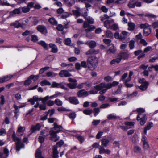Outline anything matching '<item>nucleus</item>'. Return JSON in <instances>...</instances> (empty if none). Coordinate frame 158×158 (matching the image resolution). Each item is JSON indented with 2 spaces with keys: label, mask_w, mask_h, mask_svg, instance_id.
<instances>
[{
  "label": "nucleus",
  "mask_w": 158,
  "mask_h": 158,
  "mask_svg": "<svg viewBox=\"0 0 158 158\" xmlns=\"http://www.w3.org/2000/svg\"><path fill=\"white\" fill-rule=\"evenodd\" d=\"M87 21H84L83 23V27L85 29V31L86 32L92 31L95 28V27L89 24H92L94 23V19L91 17L89 16L85 19Z\"/></svg>",
  "instance_id": "1"
},
{
  "label": "nucleus",
  "mask_w": 158,
  "mask_h": 158,
  "mask_svg": "<svg viewBox=\"0 0 158 158\" xmlns=\"http://www.w3.org/2000/svg\"><path fill=\"white\" fill-rule=\"evenodd\" d=\"M130 54L128 52H121L117 54L116 58L112 60L110 62L111 64H113L115 63H119L122 59L127 60L129 57Z\"/></svg>",
  "instance_id": "2"
},
{
  "label": "nucleus",
  "mask_w": 158,
  "mask_h": 158,
  "mask_svg": "<svg viewBox=\"0 0 158 158\" xmlns=\"http://www.w3.org/2000/svg\"><path fill=\"white\" fill-rule=\"evenodd\" d=\"M107 84H106L105 82H103L94 86V89L98 91H100L99 94H101L106 93L108 89L107 87Z\"/></svg>",
  "instance_id": "3"
},
{
  "label": "nucleus",
  "mask_w": 158,
  "mask_h": 158,
  "mask_svg": "<svg viewBox=\"0 0 158 158\" xmlns=\"http://www.w3.org/2000/svg\"><path fill=\"white\" fill-rule=\"evenodd\" d=\"M64 143V142L62 140H60L57 142L56 145L53 146L52 148V157L53 158H58L59 152L57 150L58 147H60Z\"/></svg>",
  "instance_id": "4"
},
{
  "label": "nucleus",
  "mask_w": 158,
  "mask_h": 158,
  "mask_svg": "<svg viewBox=\"0 0 158 158\" xmlns=\"http://www.w3.org/2000/svg\"><path fill=\"white\" fill-rule=\"evenodd\" d=\"M98 61V58L95 56H91L88 57L87 62L92 66L96 65Z\"/></svg>",
  "instance_id": "5"
},
{
  "label": "nucleus",
  "mask_w": 158,
  "mask_h": 158,
  "mask_svg": "<svg viewBox=\"0 0 158 158\" xmlns=\"http://www.w3.org/2000/svg\"><path fill=\"white\" fill-rule=\"evenodd\" d=\"M50 135V139L51 140L54 142H56L59 139V137L57 136V134L54 130L51 129L49 132Z\"/></svg>",
  "instance_id": "6"
},
{
  "label": "nucleus",
  "mask_w": 158,
  "mask_h": 158,
  "mask_svg": "<svg viewBox=\"0 0 158 158\" xmlns=\"http://www.w3.org/2000/svg\"><path fill=\"white\" fill-rule=\"evenodd\" d=\"M68 81L70 82L67 85L71 89H74L76 88L77 85V81L74 79L71 78H69L68 79Z\"/></svg>",
  "instance_id": "7"
},
{
  "label": "nucleus",
  "mask_w": 158,
  "mask_h": 158,
  "mask_svg": "<svg viewBox=\"0 0 158 158\" xmlns=\"http://www.w3.org/2000/svg\"><path fill=\"white\" fill-rule=\"evenodd\" d=\"M147 119V117L146 116V114H144L143 116L139 114L137 115V120L138 121L140 120V124L142 126L143 125L145 124Z\"/></svg>",
  "instance_id": "8"
},
{
  "label": "nucleus",
  "mask_w": 158,
  "mask_h": 158,
  "mask_svg": "<svg viewBox=\"0 0 158 158\" xmlns=\"http://www.w3.org/2000/svg\"><path fill=\"white\" fill-rule=\"evenodd\" d=\"M53 129L56 133H58L64 132V129L61 125H58L55 122L53 124Z\"/></svg>",
  "instance_id": "9"
},
{
  "label": "nucleus",
  "mask_w": 158,
  "mask_h": 158,
  "mask_svg": "<svg viewBox=\"0 0 158 158\" xmlns=\"http://www.w3.org/2000/svg\"><path fill=\"white\" fill-rule=\"evenodd\" d=\"M36 29L42 34H45L47 33V30L45 26L39 25L36 27Z\"/></svg>",
  "instance_id": "10"
},
{
  "label": "nucleus",
  "mask_w": 158,
  "mask_h": 158,
  "mask_svg": "<svg viewBox=\"0 0 158 158\" xmlns=\"http://www.w3.org/2000/svg\"><path fill=\"white\" fill-rule=\"evenodd\" d=\"M69 71L63 70L59 73V75L61 77H68L72 76V74L69 73Z\"/></svg>",
  "instance_id": "11"
},
{
  "label": "nucleus",
  "mask_w": 158,
  "mask_h": 158,
  "mask_svg": "<svg viewBox=\"0 0 158 158\" xmlns=\"http://www.w3.org/2000/svg\"><path fill=\"white\" fill-rule=\"evenodd\" d=\"M41 127V125L39 123H37L35 125L31 126L30 129L31 133L32 134L36 131L40 130Z\"/></svg>",
  "instance_id": "12"
},
{
  "label": "nucleus",
  "mask_w": 158,
  "mask_h": 158,
  "mask_svg": "<svg viewBox=\"0 0 158 158\" xmlns=\"http://www.w3.org/2000/svg\"><path fill=\"white\" fill-rule=\"evenodd\" d=\"M144 80V78H143L142 80H140L139 82L142 83V84L139 87V89L142 91L146 90L148 88V83L147 82H145L142 83L143 81Z\"/></svg>",
  "instance_id": "13"
},
{
  "label": "nucleus",
  "mask_w": 158,
  "mask_h": 158,
  "mask_svg": "<svg viewBox=\"0 0 158 158\" xmlns=\"http://www.w3.org/2000/svg\"><path fill=\"white\" fill-rule=\"evenodd\" d=\"M69 102L73 104L77 105L79 103L77 98L75 97H70L68 98Z\"/></svg>",
  "instance_id": "14"
},
{
  "label": "nucleus",
  "mask_w": 158,
  "mask_h": 158,
  "mask_svg": "<svg viewBox=\"0 0 158 158\" xmlns=\"http://www.w3.org/2000/svg\"><path fill=\"white\" fill-rule=\"evenodd\" d=\"M88 95V92L84 89L81 90L77 92V95L78 97H85Z\"/></svg>",
  "instance_id": "15"
},
{
  "label": "nucleus",
  "mask_w": 158,
  "mask_h": 158,
  "mask_svg": "<svg viewBox=\"0 0 158 158\" xmlns=\"http://www.w3.org/2000/svg\"><path fill=\"white\" fill-rule=\"evenodd\" d=\"M13 77V75H8L0 78V83L7 82L10 80Z\"/></svg>",
  "instance_id": "16"
},
{
  "label": "nucleus",
  "mask_w": 158,
  "mask_h": 158,
  "mask_svg": "<svg viewBox=\"0 0 158 158\" xmlns=\"http://www.w3.org/2000/svg\"><path fill=\"white\" fill-rule=\"evenodd\" d=\"M16 149L18 151H19L21 148H24L25 147L24 144L21 142V140L15 143Z\"/></svg>",
  "instance_id": "17"
},
{
  "label": "nucleus",
  "mask_w": 158,
  "mask_h": 158,
  "mask_svg": "<svg viewBox=\"0 0 158 158\" xmlns=\"http://www.w3.org/2000/svg\"><path fill=\"white\" fill-rule=\"evenodd\" d=\"M60 66L63 67H67L68 68L70 67V68L68 69V70L69 71H72L73 70V65L72 63L66 64L65 63H61Z\"/></svg>",
  "instance_id": "18"
},
{
  "label": "nucleus",
  "mask_w": 158,
  "mask_h": 158,
  "mask_svg": "<svg viewBox=\"0 0 158 158\" xmlns=\"http://www.w3.org/2000/svg\"><path fill=\"white\" fill-rule=\"evenodd\" d=\"M129 34L128 32H127L125 31H122V32L120 34L121 40L130 39L129 37Z\"/></svg>",
  "instance_id": "19"
},
{
  "label": "nucleus",
  "mask_w": 158,
  "mask_h": 158,
  "mask_svg": "<svg viewBox=\"0 0 158 158\" xmlns=\"http://www.w3.org/2000/svg\"><path fill=\"white\" fill-rule=\"evenodd\" d=\"M153 123L152 122H150L147 123V124L144 128V133L146 135L147 131L150 130L153 126Z\"/></svg>",
  "instance_id": "20"
},
{
  "label": "nucleus",
  "mask_w": 158,
  "mask_h": 158,
  "mask_svg": "<svg viewBox=\"0 0 158 158\" xmlns=\"http://www.w3.org/2000/svg\"><path fill=\"white\" fill-rule=\"evenodd\" d=\"M9 155V150L5 148L4 150V153H0V158H7Z\"/></svg>",
  "instance_id": "21"
},
{
  "label": "nucleus",
  "mask_w": 158,
  "mask_h": 158,
  "mask_svg": "<svg viewBox=\"0 0 158 158\" xmlns=\"http://www.w3.org/2000/svg\"><path fill=\"white\" fill-rule=\"evenodd\" d=\"M11 26H14L15 27L18 28L19 27H23L22 24L19 23L18 21H16L14 23H11L10 24Z\"/></svg>",
  "instance_id": "22"
},
{
  "label": "nucleus",
  "mask_w": 158,
  "mask_h": 158,
  "mask_svg": "<svg viewBox=\"0 0 158 158\" xmlns=\"http://www.w3.org/2000/svg\"><path fill=\"white\" fill-rule=\"evenodd\" d=\"M0 5L7 6H10L12 7H14V4H10L6 0H0Z\"/></svg>",
  "instance_id": "23"
},
{
  "label": "nucleus",
  "mask_w": 158,
  "mask_h": 158,
  "mask_svg": "<svg viewBox=\"0 0 158 158\" xmlns=\"http://www.w3.org/2000/svg\"><path fill=\"white\" fill-rule=\"evenodd\" d=\"M49 46L52 48L51 52L54 53H56L57 52L58 49L56 45L53 44H50Z\"/></svg>",
  "instance_id": "24"
},
{
  "label": "nucleus",
  "mask_w": 158,
  "mask_h": 158,
  "mask_svg": "<svg viewBox=\"0 0 158 158\" xmlns=\"http://www.w3.org/2000/svg\"><path fill=\"white\" fill-rule=\"evenodd\" d=\"M21 13V8H20L15 9L13 11L10 12V15L13 16L14 15L19 14Z\"/></svg>",
  "instance_id": "25"
},
{
  "label": "nucleus",
  "mask_w": 158,
  "mask_h": 158,
  "mask_svg": "<svg viewBox=\"0 0 158 158\" xmlns=\"http://www.w3.org/2000/svg\"><path fill=\"white\" fill-rule=\"evenodd\" d=\"M64 1L66 5L69 7L74 5L75 2L74 0H64Z\"/></svg>",
  "instance_id": "26"
},
{
  "label": "nucleus",
  "mask_w": 158,
  "mask_h": 158,
  "mask_svg": "<svg viewBox=\"0 0 158 158\" xmlns=\"http://www.w3.org/2000/svg\"><path fill=\"white\" fill-rule=\"evenodd\" d=\"M101 146L103 147H106L109 142L108 139H103L101 140Z\"/></svg>",
  "instance_id": "27"
},
{
  "label": "nucleus",
  "mask_w": 158,
  "mask_h": 158,
  "mask_svg": "<svg viewBox=\"0 0 158 158\" xmlns=\"http://www.w3.org/2000/svg\"><path fill=\"white\" fill-rule=\"evenodd\" d=\"M136 111L138 113V115L140 114L141 116H143L144 114H146L145 113V110L144 109L140 108L136 109Z\"/></svg>",
  "instance_id": "28"
},
{
  "label": "nucleus",
  "mask_w": 158,
  "mask_h": 158,
  "mask_svg": "<svg viewBox=\"0 0 158 158\" xmlns=\"http://www.w3.org/2000/svg\"><path fill=\"white\" fill-rule=\"evenodd\" d=\"M144 34L146 36L148 35L151 32L150 27L144 28L143 30Z\"/></svg>",
  "instance_id": "29"
},
{
  "label": "nucleus",
  "mask_w": 158,
  "mask_h": 158,
  "mask_svg": "<svg viewBox=\"0 0 158 158\" xmlns=\"http://www.w3.org/2000/svg\"><path fill=\"white\" fill-rule=\"evenodd\" d=\"M35 156L36 158H44L42 156V152L40 148H38L36 150Z\"/></svg>",
  "instance_id": "30"
},
{
  "label": "nucleus",
  "mask_w": 158,
  "mask_h": 158,
  "mask_svg": "<svg viewBox=\"0 0 158 158\" xmlns=\"http://www.w3.org/2000/svg\"><path fill=\"white\" fill-rule=\"evenodd\" d=\"M119 84V82L116 81H114L112 83L107 84V88L108 89L111 88L113 86H115L118 85Z\"/></svg>",
  "instance_id": "31"
},
{
  "label": "nucleus",
  "mask_w": 158,
  "mask_h": 158,
  "mask_svg": "<svg viewBox=\"0 0 158 158\" xmlns=\"http://www.w3.org/2000/svg\"><path fill=\"white\" fill-rule=\"evenodd\" d=\"M48 21L52 24L55 25L57 24V22L53 17L50 18L48 19Z\"/></svg>",
  "instance_id": "32"
},
{
  "label": "nucleus",
  "mask_w": 158,
  "mask_h": 158,
  "mask_svg": "<svg viewBox=\"0 0 158 158\" xmlns=\"http://www.w3.org/2000/svg\"><path fill=\"white\" fill-rule=\"evenodd\" d=\"M75 137L81 143H82L84 140V137L81 135L79 134L76 135L75 136Z\"/></svg>",
  "instance_id": "33"
},
{
  "label": "nucleus",
  "mask_w": 158,
  "mask_h": 158,
  "mask_svg": "<svg viewBox=\"0 0 158 158\" xmlns=\"http://www.w3.org/2000/svg\"><path fill=\"white\" fill-rule=\"evenodd\" d=\"M129 27L128 29L130 31H133L135 28V25L134 23L132 22H129L128 24Z\"/></svg>",
  "instance_id": "34"
},
{
  "label": "nucleus",
  "mask_w": 158,
  "mask_h": 158,
  "mask_svg": "<svg viewBox=\"0 0 158 158\" xmlns=\"http://www.w3.org/2000/svg\"><path fill=\"white\" fill-rule=\"evenodd\" d=\"M107 118L108 119L110 120L116 119L117 118V117L115 114H111L107 115Z\"/></svg>",
  "instance_id": "35"
},
{
  "label": "nucleus",
  "mask_w": 158,
  "mask_h": 158,
  "mask_svg": "<svg viewBox=\"0 0 158 158\" xmlns=\"http://www.w3.org/2000/svg\"><path fill=\"white\" fill-rule=\"evenodd\" d=\"M72 12L73 15L75 16L76 19L79 16L82 15V14H81L80 12L75 10H73Z\"/></svg>",
  "instance_id": "36"
},
{
  "label": "nucleus",
  "mask_w": 158,
  "mask_h": 158,
  "mask_svg": "<svg viewBox=\"0 0 158 158\" xmlns=\"http://www.w3.org/2000/svg\"><path fill=\"white\" fill-rule=\"evenodd\" d=\"M116 51L115 48H114L113 45H111V46L110 47L109 49L107 51V53L108 54L111 53H114Z\"/></svg>",
  "instance_id": "37"
},
{
  "label": "nucleus",
  "mask_w": 158,
  "mask_h": 158,
  "mask_svg": "<svg viewBox=\"0 0 158 158\" xmlns=\"http://www.w3.org/2000/svg\"><path fill=\"white\" fill-rule=\"evenodd\" d=\"M12 138L13 141L15 142H18L21 140L19 138L16 136L15 132L14 131L13 132L12 135Z\"/></svg>",
  "instance_id": "38"
},
{
  "label": "nucleus",
  "mask_w": 158,
  "mask_h": 158,
  "mask_svg": "<svg viewBox=\"0 0 158 158\" xmlns=\"http://www.w3.org/2000/svg\"><path fill=\"white\" fill-rule=\"evenodd\" d=\"M93 110L92 109H86L83 111V113L86 115H90L92 113Z\"/></svg>",
  "instance_id": "39"
},
{
  "label": "nucleus",
  "mask_w": 158,
  "mask_h": 158,
  "mask_svg": "<svg viewBox=\"0 0 158 158\" xmlns=\"http://www.w3.org/2000/svg\"><path fill=\"white\" fill-rule=\"evenodd\" d=\"M39 44L41 45L46 50L48 49V45L45 42L41 41L38 43Z\"/></svg>",
  "instance_id": "40"
},
{
  "label": "nucleus",
  "mask_w": 158,
  "mask_h": 158,
  "mask_svg": "<svg viewBox=\"0 0 158 158\" xmlns=\"http://www.w3.org/2000/svg\"><path fill=\"white\" fill-rule=\"evenodd\" d=\"M21 10H22L23 12L24 13H27L29 12L30 10V8L27 6H24L23 7H20Z\"/></svg>",
  "instance_id": "41"
},
{
  "label": "nucleus",
  "mask_w": 158,
  "mask_h": 158,
  "mask_svg": "<svg viewBox=\"0 0 158 158\" xmlns=\"http://www.w3.org/2000/svg\"><path fill=\"white\" fill-rule=\"evenodd\" d=\"M54 103L58 106H61L63 104V102L58 98H56L55 100Z\"/></svg>",
  "instance_id": "42"
},
{
  "label": "nucleus",
  "mask_w": 158,
  "mask_h": 158,
  "mask_svg": "<svg viewBox=\"0 0 158 158\" xmlns=\"http://www.w3.org/2000/svg\"><path fill=\"white\" fill-rule=\"evenodd\" d=\"M88 45L90 48H94L96 46V43L94 41L92 40L89 43Z\"/></svg>",
  "instance_id": "43"
},
{
  "label": "nucleus",
  "mask_w": 158,
  "mask_h": 158,
  "mask_svg": "<svg viewBox=\"0 0 158 158\" xmlns=\"http://www.w3.org/2000/svg\"><path fill=\"white\" fill-rule=\"evenodd\" d=\"M72 14L70 13L67 12H63L62 13V15L61 16V18L62 19H64L67 18L68 16L71 15Z\"/></svg>",
  "instance_id": "44"
},
{
  "label": "nucleus",
  "mask_w": 158,
  "mask_h": 158,
  "mask_svg": "<svg viewBox=\"0 0 158 158\" xmlns=\"http://www.w3.org/2000/svg\"><path fill=\"white\" fill-rule=\"evenodd\" d=\"M13 107L15 109V110H14L15 116V117H17L18 116V113L19 112V110H17V105L16 104H14V105Z\"/></svg>",
  "instance_id": "45"
},
{
  "label": "nucleus",
  "mask_w": 158,
  "mask_h": 158,
  "mask_svg": "<svg viewBox=\"0 0 158 158\" xmlns=\"http://www.w3.org/2000/svg\"><path fill=\"white\" fill-rule=\"evenodd\" d=\"M110 20H106L104 22V26L107 28L109 29L110 28Z\"/></svg>",
  "instance_id": "46"
},
{
  "label": "nucleus",
  "mask_w": 158,
  "mask_h": 158,
  "mask_svg": "<svg viewBox=\"0 0 158 158\" xmlns=\"http://www.w3.org/2000/svg\"><path fill=\"white\" fill-rule=\"evenodd\" d=\"M106 37L110 38H112L113 34L110 31H106Z\"/></svg>",
  "instance_id": "47"
},
{
  "label": "nucleus",
  "mask_w": 158,
  "mask_h": 158,
  "mask_svg": "<svg viewBox=\"0 0 158 158\" xmlns=\"http://www.w3.org/2000/svg\"><path fill=\"white\" fill-rule=\"evenodd\" d=\"M41 85L42 86L46 85H51V83L48 81L45 80L41 81Z\"/></svg>",
  "instance_id": "48"
},
{
  "label": "nucleus",
  "mask_w": 158,
  "mask_h": 158,
  "mask_svg": "<svg viewBox=\"0 0 158 158\" xmlns=\"http://www.w3.org/2000/svg\"><path fill=\"white\" fill-rule=\"evenodd\" d=\"M134 151L136 153H140L141 152V148L138 146H136L134 148Z\"/></svg>",
  "instance_id": "49"
},
{
  "label": "nucleus",
  "mask_w": 158,
  "mask_h": 158,
  "mask_svg": "<svg viewBox=\"0 0 158 158\" xmlns=\"http://www.w3.org/2000/svg\"><path fill=\"white\" fill-rule=\"evenodd\" d=\"M31 81L28 77L27 79L24 81V85L25 86L29 85L31 83Z\"/></svg>",
  "instance_id": "50"
},
{
  "label": "nucleus",
  "mask_w": 158,
  "mask_h": 158,
  "mask_svg": "<svg viewBox=\"0 0 158 158\" xmlns=\"http://www.w3.org/2000/svg\"><path fill=\"white\" fill-rule=\"evenodd\" d=\"M39 108L41 110H45L46 109V105L45 103H43V104H40Z\"/></svg>",
  "instance_id": "51"
},
{
  "label": "nucleus",
  "mask_w": 158,
  "mask_h": 158,
  "mask_svg": "<svg viewBox=\"0 0 158 158\" xmlns=\"http://www.w3.org/2000/svg\"><path fill=\"white\" fill-rule=\"evenodd\" d=\"M122 87V86L121 85H119L118 87V89L115 92L113 93V94L114 95L116 94H120L121 93Z\"/></svg>",
  "instance_id": "52"
},
{
  "label": "nucleus",
  "mask_w": 158,
  "mask_h": 158,
  "mask_svg": "<svg viewBox=\"0 0 158 158\" xmlns=\"http://www.w3.org/2000/svg\"><path fill=\"white\" fill-rule=\"evenodd\" d=\"M39 75H31L29 77V78L30 79H32L34 81H36L39 78Z\"/></svg>",
  "instance_id": "53"
},
{
  "label": "nucleus",
  "mask_w": 158,
  "mask_h": 158,
  "mask_svg": "<svg viewBox=\"0 0 158 158\" xmlns=\"http://www.w3.org/2000/svg\"><path fill=\"white\" fill-rule=\"evenodd\" d=\"M93 110L94 112V116L96 117L100 112V109L98 108H95Z\"/></svg>",
  "instance_id": "54"
},
{
  "label": "nucleus",
  "mask_w": 158,
  "mask_h": 158,
  "mask_svg": "<svg viewBox=\"0 0 158 158\" xmlns=\"http://www.w3.org/2000/svg\"><path fill=\"white\" fill-rule=\"evenodd\" d=\"M6 134V132L4 128H1L0 129V136H4Z\"/></svg>",
  "instance_id": "55"
},
{
  "label": "nucleus",
  "mask_w": 158,
  "mask_h": 158,
  "mask_svg": "<svg viewBox=\"0 0 158 158\" xmlns=\"http://www.w3.org/2000/svg\"><path fill=\"white\" fill-rule=\"evenodd\" d=\"M33 32L32 31L27 30L22 33V35L23 36H27L31 34Z\"/></svg>",
  "instance_id": "56"
},
{
  "label": "nucleus",
  "mask_w": 158,
  "mask_h": 158,
  "mask_svg": "<svg viewBox=\"0 0 158 158\" xmlns=\"http://www.w3.org/2000/svg\"><path fill=\"white\" fill-rule=\"evenodd\" d=\"M135 42L133 40H131L129 42V46L130 49H132L134 47Z\"/></svg>",
  "instance_id": "57"
},
{
  "label": "nucleus",
  "mask_w": 158,
  "mask_h": 158,
  "mask_svg": "<svg viewBox=\"0 0 158 158\" xmlns=\"http://www.w3.org/2000/svg\"><path fill=\"white\" fill-rule=\"evenodd\" d=\"M135 7L136 6L140 7L142 6L141 3L137 0H135Z\"/></svg>",
  "instance_id": "58"
},
{
  "label": "nucleus",
  "mask_w": 158,
  "mask_h": 158,
  "mask_svg": "<svg viewBox=\"0 0 158 158\" xmlns=\"http://www.w3.org/2000/svg\"><path fill=\"white\" fill-rule=\"evenodd\" d=\"M151 26L149 25L147 23H145V24H142L140 25V27L141 28H144L146 27H150Z\"/></svg>",
  "instance_id": "59"
},
{
  "label": "nucleus",
  "mask_w": 158,
  "mask_h": 158,
  "mask_svg": "<svg viewBox=\"0 0 158 158\" xmlns=\"http://www.w3.org/2000/svg\"><path fill=\"white\" fill-rule=\"evenodd\" d=\"M25 129V128L24 127H22L20 126H19L18 131L19 132H23L24 131Z\"/></svg>",
  "instance_id": "60"
},
{
  "label": "nucleus",
  "mask_w": 158,
  "mask_h": 158,
  "mask_svg": "<svg viewBox=\"0 0 158 158\" xmlns=\"http://www.w3.org/2000/svg\"><path fill=\"white\" fill-rule=\"evenodd\" d=\"M68 116L70 118L74 119L75 118L76 115L75 113H71L69 114Z\"/></svg>",
  "instance_id": "61"
},
{
  "label": "nucleus",
  "mask_w": 158,
  "mask_h": 158,
  "mask_svg": "<svg viewBox=\"0 0 158 158\" xmlns=\"http://www.w3.org/2000/svg\"><path fill=\"white\" fill-rule=\"evenodd\" d=\"M146 17H147L149 18H155L156 17V16L153 14L150 13H147L145 15Z\"/></svg>",
  "instance_id": "62"
},
{
  "label": "nucleus",
  "mask_w": 158,
  "mask_h": 158,
  "mask_svg": "<svg viewBox=\"0 0 158 158\" xmlns=\"http://www.w3.org/2000/svg\"><path fill=\"white\" fill-rule=\"evenodd\" d=\"M81 67L86 68L87 67L88 63L85 61H82L81 63Z\"/></svg>",
  "instance_id": "63"
},
{
  "label": "nucleus",
  "mask_w": 158,
  "mask_h": 158,
  "mask_svg": "<svg viewBox=\"0 0 158 158\" xmlns=\"http://www.w3.org/2000/svg\"><path fill=\"white\" fill-rule=\"evenodd\" d=\"M104 147L101 146L99 148V153L100 154L104 153H105V149L104 148Z\"/></svg>",
  "instance_id": "64"
}]
</instances>
